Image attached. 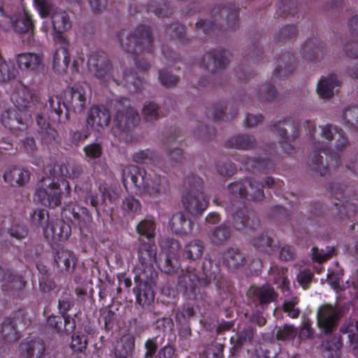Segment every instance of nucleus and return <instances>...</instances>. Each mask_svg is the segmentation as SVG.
Returning <instances> with one entry per match:
<instances>
[{"label":"nucleus","mask_w":358,"mask_h":358,"mask_svg":"<svg viewBox=\"0 0 358 358\" xmlns=\"http://www.w3.org/2000/svg\"><path fill=\"white\" fill-rule=\"evenodd\" d=\"M122 182L125 187L129 183L134 185L141 193L157 198L169 189L165 178L155 173H147L143 169L131 165L122 170Z\"/></svg>","instance_id":"1"},{"label":"nucleus","mask_w":358,"mask_h":358,"mask_svg":"<svg viewBox=\"0 0 358 358\" xmlns=\"http://www.w3.org/2000/svg\"><path fill=\"white\" fill-rule=\"evenodd\" d=\"M238 24V10L227 6L214 7L210 19H200L196 23V29L209 34L217 29L234 30Z\"/></svg>","instance_id":"2"},{"label":"nucleus","mask_w":358,"mask_h":358,"mask_svg":"<svg viewBox=\"0 0 358 358\" xmlns=\"http://www.w3.org/2000/svg\"><path fill=\"white\" fill-rule=\"evenodd\" d=\"M119 39L122 48L133 55L150 52L153 48L154 37L148 27L140 26L131 32L122 31Z\"/></svg>","instance_id":"3"},{"label":"nucleus","mask_w":358,"mask_h":358,"mask_svg":"<svg viewBox=\"0 0 358 358\" xmlns=\"http://www.w3.org/2000/svg\"><path fill=\"white\" fill-rule=\"evenodd\" d=\"M157 278V272L151 268L142 271L135 277L137 285L134 288V292L136 302L144 309H150L154 303Z\"/></svg>","instance_id":"4"},{"label":"nucleus","mask_w":358,"mask_h":358,"mask_svg":"<svg viewBox=\"0 0 358 358\" xmlns=\"http://www.w3.org/2000/svg\"><path fill=\"white\" fill-rule=\"evenodd\" d=\"M115 108V128L124 134L133 131L141 120L138 111L130 106L129 101L126 99L117 101Z\"/></svg>","instance_id":"5"},{"label":"nucleus","mask_w":358,"mask_h":358,"mask_svg":"<svg viewBox=\"0 0 358 358\" xmlns=\"http://www.w3.org/2000/svg\"><path fill=\"white\" fill-rule=\"evenodd\" d=\"M59 180L43 176L38 183L36 196L43 206L55 208L61 204Z\"/></svg>","instance_id":"6"},{"label":"nucleus","mask_w":358,"mask_h":358,"mask_svg":"<svg viewBox=\"0 0 358 358\" xmlns=\"http://www.w3.org/2000/svg\"><path fill=\"white\" fill-rule=\"evenodd\" d=\"M343 316V309L339 306L324 304L317 310V327L323 334H332L337 329L338 322Z\"/></svg>","instance_id":"7"},{"label":"nucleus","mask_w":358,"mask_h":358,"mask_svg":"<svg viewBox=\"0 0 358 358\" xmlns=\"http://www.w3.org/2000/svg\"><path fill=\"white\" fill-rule=\"evenodd\" d=\"M87 67L90 72L102 82L113 79V66L104 52H92L88 58Z\"/></svg>","instance_id":"8"},{"label":"nucleus","mask_w":358,"mask_h":358,"mask_svg":"<svg viewBox=\"0 0 358 358\" xmlns=\"http://www.w3.org/2000/svg\"><path fill=\"white\" fill-rule=\"evenodd\" d=\"M64 106L67 113L66 119L69 120V111L73 110L76 113H82L86 108L88 99L85 90L80 85L68 87L64 92Z\"/></svg>","instance_id":"9"},{"label":"nucleus","mask_w":358,"mask_h":358,"mask_svg":"<svg viewBox=\"0 0 358 358\" xmlns=\"http://www.w3.org/2000/svg\"><path fill=\"white\" fill-rule=\"evenodd\" d=\"M247 296L256 308L265 310L269 304L278 299V294L273 287L266 283L261 286H251L247 292Z\"/></svg>","instance_id":"10"},{"label":"nucleus","mask_w":358,"mask_h":358,"mask_svg":"<svg viewBox=\"0 0 358 358\" xmlns=\"http://www.w3.org/2000/svg\"><path fill=\"white\" fill-rule=\"evenodd\" d=\"M230 54L226 50H213L206 53L201 60V66L211 74H220L229 64Z\"/></svg>","instance_id":"11"},{"label":"nucleus","mask_w":358,"mask_h":358,"mask_svg":"<svg viewBox=\"0 0 358 358\" xmlns=\"http://www.w3.org/2000/svg\"><path fill=\"white\" fill-rule=\"evenodd\" d=\"M182 204L188 213L197 216L206 209L208 201L199 189H189L183 196Z\"/></svg>","instance_id":"12"},{"label":"nucleus","mask_w":358,"mask_h":358,"mask_svg":"<svg viewBox=\"0 0 358 358\" xmlns=\"http://www.w3.org/2000/svg\"><path fill=\"white\" fill-rule=\"evenodd\" d=\"M55 41L59 47L53 57V68L57 71L66 70L71 62L69 43L64 34H55Z\"/></svg>","instance_id":"13"},{"label":"nucleus","mask_w":358,"mask_h":358,"mask_svg":"<svg viewBox=\"0 0 358 358\" xmlns=\"http://www.w3.org/2000/svg\"><path fill=\"white\" fill-rule=\"evenodd\" d=\"M110 114L103 106H94L88 112L86 119V128L94 129L98 131L109 124Z\"/></svg>","instance_id":"14"},{"label":"nucleus","mask_w":358,"mask_h":358,"mask_svg":"<svg viewBox=\"0 0 358 358\" xmlns=\"http://www.w3.org/2000/svg\"><path fill=\"white\" fill-rule=\"evenodd\" d=\"M200 278L192 271L182 272L178 276V287L189 299H195L199 292L198 284L201 285Z\"/></svg>","instance_id":"15"},{"label":"nucleus","mask_w":358,"mask_h":358,"mask_svg":"<svg viewBox=\"0 0 358 358\" xmlns=\"http://www.w3.org/2000/svg\"><path fill=\"white\" fill-rule=\"evenodd\" d=\"M140 245L138 249V259L142 266H145L143 271L153 268V263L157 264V247L153 240L145 241L139 238Z\"/></svg>","instance_id":"16"},{"label":"nucleus","mask_w":358,"mask_h":358,"mask_svg":"<svg viewBox=\"0 0 358 358\" xmlns=\"http://www.w3.org/2000/svg\"><path fill=\"white\" fill-rule=\"evenodd\" d=\"M340 163L338 157H334L331 155H322L319 152H314L311 156L309 166L310 169L320 176H325L329 167H336Z\"/></svg>","instance_id":"17"},{"label":"nucleus","mask_w":358,"mask_h":358,"mask_svg":"<svg viewBox=\"0 0 358 358\" xmlns=\"http://www.w3.org/2000/svg\"><path fill=\"white\" fill-rule=\"evenodd\" d=\"M255 335V329L252 326H247L238 331L235 336L230 339L232 347L230 349V354L233 357L239 355L241 349L244 345L253 341Z\"/></svg>","instance_id":"18"},{"label":"nucleus","mask_w":358,"mask_h":358,"mask_svg":"<svg viewBox=\"0 0 358 358\" xmlns=\"http://www.w3.org/2000/svg\"><path fill=\"white\" fill-rule=\"evenodd\" d=\"M12 99L15 106L20 112L29 110L39 101L38 96L27 87H23L18 92L13 94Z\"/></svg>","instance_id":"19"},{"label":"nucleus","mask_w":358,"mask_h":358,"mask_svg":"<svg viewBox=\"0 0 358 358\" xmlns=\"http://www.w3.org/2000/svg\"><path fill=\"white\" fill-rule=\"evenodd\" d=\"M0 281L2 282L3 290L7 292L20 290L25 286L21 277L15 274L10 269L1 266H0Z\"/></svg>","instance_id":"20"},{"label":"nucleus","mask_w":358,"mask_h":358,"mask_svg":"<svg viewBox=\"0 0 358 358\" xmlns=\"http://www.w3.org/2000/svg\"><path fill=\"white\" fill-rule=\"evenodd\" d=\"M45 347L41 339L23 341L20 345V352L26 358H43Z\"/></svg>","instance_id":"21"},{"label":"nucleus","mask_w":358,"mask_h":358,"mask_svg":"<svg viewBox=\"0 0 358 358\" xmlns=\"http://www.w3.org/2000/svg\"><path fill=\"white\" fill-rule=\"evenodd\" d=\"M223 263L231 271L236 272L246 265L247 259L239 249L229 248L224 254Z\"/></svg>","instance_id":"22"},{"label":"nucleus","mask_w":358,"mask_h":358,"mask_svg":"<svg viewBox=\"0 0 358 358\" xmlns=\"http://www.w3.org/2000/svg\"><path fill=\"white\" fill-rule=\"evenodd\" d=\"M341 85V80L336 74L331 73L321 78L317 85V92L322 98H331L335 92H338V87Z\"/></svg>","instance_id":"23"},{"label":"nucleus","mask_w":358,"mask_h":358,"mask_svg":"<svg viewBox=\"0 0 358 358\" xmlns=\"http://www.w3.org/2000/svg\"><path fill=\"white\" fill-rule=\"evenodd\" d=\"M303 55L313 61L321 60L327 53L325 44L316 38L308 40L302 48Z\"/></svg>","instance_id":"24"},{"label":"nucleus","mask_w":358,"mask_h":358,"mask_svg":"<svg viewBox=\"0 0 358 358\" xmlns=\"http://www.w3.org/2000/svg\"><path fill=\"white\" fill-rule=\"evenodd\" d=\"M231 236V229L225 224H221L212 228L208 234V238L210 244L217 247L225 245Z\"/></svg>","instance_id":"25"},{"label":"nucleus","mask_w":358,"mask_h":358,"mask_svg":"<svg viewBox=\"0 0 358 358\" xmlns=\"http://www.w3.org/2000/svg\"><path fill=\"white\" fill-rule=\"evenodd\" d=\"M3 124L11 130L22 131L26 128V122L22 113L15 109L6 110L1 115Z\"/></svg>","instance_id":"26"},{"label":"nucleus","mask_w":358,"mask_h":358,"mask_svg":"<svg viewBox=\"0 0 358 358\" xmlns=\"http://www.w3.org/2000/svg\"><path fill=\"white\" fill-rule=\"evenodd\" d=\"M225 146L228 148L238 150H251L257 146V141L253 136L243 134L233 136L225 142Z\"/></svg>","instance_id":"27"},{"label":"nucleus","mask_w":358,"mask_h":358,"mask_svg":"<svg viewBox=\"0 0 358 358\" xmlns=\"http://www.w3.org/2000/svg\"><path fill=\"white\" fill-rule=\"evenodd\" d=\"M135 347V338L131 334L122 336L115 349V358H131Z\"/></svg>","instance_id":"28"},{"label":"nucleus","mask_w":358,"mask_h":358,"mask_svg":"<svg viewBox=\"0 0 358 358\" xmlns=\"http://www.w3.org/2000/svg\"><path fill=\"white\" fill-rule=\"evenodd\" d=\"M70 232L69 225L62 220L47 224L44 229V234L46 236H50L53 239L60 241L66 240L70 236Z\"/></svg>","instance_id":"29"},{"label":"nucleus","mask_w":358,"mask_h":358,"mask_svg":"<svg viewBox=\"0 0 358 358\" xmlns=\"http://www.w3.org/2000/svg\"><path fill=\"white\" fill-rule=\"evenodd\" d=\"M55 262L62 271L72 273L76 267V258L72 252L61 249L57 252Z\"/></svg>","instance_id":"30"},{"label":"nucleus","mask_w":358,"mask_h":358,"mask_svg":"<svg viewBox=\"0 0 358 358\" xmlns=\"http://www.w3.org/2000/svg\"><path fill=\"white\" fill-rule=\"evenodd\" d=\"M3 178L6 182L11 185H23L29 178L28 171L21 167L13 166L8 168L4 173Z\"/></svg>","instance_id":"31"},{"label":"nucleus","mask_w":358,"mask_h":358,"mask_svg":"<svg viewBox=\"0 0 358 358\" xmlns=\"http://www.w3.org/2000/svg\"><path fill=\"white\" fill-rule=\"evenodd\" d=\"M52 22L56 34H63V31L69 30L72 27V21L66 11L59 8L52 15Z\"/></svg>","instance_id":"32"},{"label":"nucleus","mask_w":358,"mask_h":358,"mask_svg":"<svg viewBox=\"0 0 358 358\" xmlns=\"http://www.w3.org/2000/svg\"><path fill=\"white\" fill-rule=\"evenodd\" d=\"M171 230L177 234H187L192 229L191 221L182 212L175 213L170 222Z\"/></svg>","instance_id":"33"},{"label":"nucleus","mask_w":358,"mask_h":358,"mask_svg":"<svg viewBox=\"0 0 358 358\" xmlns=\"http://www.w3.org/2000/svg\"><path fill=\"white\" fill-rule=\"evenodd\" d=\"M295 66V60L294 57L289 53L283 54L278 62L273 76L278 78L286 77L293 72Z\"/></svg>","instance_id":"34"},{"label":"nucleus","mask_w":358,"mask_h":358,"mask_svg":"<svg viewBox=\"0 0 358 358\" xmlns=\"http://www.w3.org/2000/svg\"><path fill=\"white\" fill-rule=\"evenodd\" d=\"M287 268L285 267H280L273 264L271 265L268 274L273 278V282L278 285L283 292L285 291L289 292V282L287 275Z\"/></svg>","instance_id":"35"},{"label":"nucleus","mask_w":358,"mask_h":358,"mask_svg":"<svg viewBox=\"0 0 358 358\" xmlns=\"http://www.w3.org/2000/svg\"><path fill=\"white\" fill-rule=\"evenodd\" d=\"M252 243L257 250L268 255L273 253L278 248L273 238L264 234L254 238Z\"/></svg>","instance_id":"36"},{"label":"nucleus","mask_w":358,"mask_h":358,"mask_svg":"<svg viewBox=\"0 0 358 358\" xmlns=\"http://www.w3.org/2000/svg\"><path fill=\"white\" fill-rule=\"evenodd\" d=\"M271 131L278 134L281 141H284L286 139L287 133L288 130H290L293 133V136H295L299 129V123L295 121H292L290 120L285 121H280L270 126Z\"/></svg>","instance_id":"37"},{"label":"nucleus","mask_w":358,"mask_h":358,"mask_svg":"<svg viewBox=\"0 0 358 358\" xmlns=\"http://www.w3.org/2000/svg\"><path fill=\"white\" fill-rule=\"evenodd\" d=\"M246 169L253 173H268L274 170L273 164L267 159H248Z\"/></svg>","instance_id":"38"},{"label":"nucleus","mask_w":358,"mask_h":358,"mask_svg":"<svg viewBox=\"0 0 358 358\" xmlns=\"http://www.w3.org/2000/svg\"><path fill=\"white\" fill-rule=\"evenodd\" d=\"M42 57L35 53L20 54L17 57V63L20 69L24 70L36 69L41 64Z\"/></svg>","instance_id":"39"},{"label":"nucleus","mask_w":358,"mask_h":358,"mask_svg":"<svg viewBox=\"0 0 358 358\" xmlns=\"http://www.w3.org/2000/svg\"><path fill=\"white\" fill-rule=\"evenodd\" d=\"M247 197L253 201H262L264 197V185L254 178H246Z\"/></svg>","instance_id":"40"},{"label":"nucleus","mask_w":358,"mask_h":358,"mask_svg":"<svg viewBox=\"0 0 358 358\" xmlns=\"http://www.w3.org/2000/svg\"><path fill=\"white\" fill-rule=\"evenodd\" d=\"M132 159L137 164H155L159 162L157 153L150 149L136 151L134 153Z\"/></svg>","instance_id":"41"},{"label":"nucleus","mask_w":358,"mask_h":358,"mask_svg":"<svg viewBox=\"0 0 358 358\" xmlns=\"http://www.w3.org/2000/svg\"><path fill=\"white\" fill-rule=\"evenodd\" d=\"M322 353L326 358H338L342 343L340 338L334 337L322 343Z\"/></svg>","instance_id":"42"},{"label":"nucleus","mask_w":358,"mask_h":358,"mask_svg":"<svg viewBox=\"0 0 358 358\" xmlns=\"http://www.w3.org/2000/svg\"><path fill=\"white\" fill-rule=\"evenodd\" d=\"M217 269L216 264H214L210 259H206L203 262L202 274L199 276L201 278V286L206 287L209 285L211 282V279L215 278Z\"/></svg>","instance_id":"43"},{"label":"nucleus","mask_w":358,"mask_h":358,"mask_svg":"<svg viewBox=\"0 0 358 358\" xmlns=\"http://www.w3.org/2000/svg\"><path fill=\"white\" fill-rule=\"evenodd\" d=\"M124 80L127 87L134 92L141 90L145 84L143 80L138 77L137 73L133 69L125 70Z\"/></svg>","instance_id":"44"},{"label":"nucleus","mask_w":358,"mask_h":358,"mask_svg":"<svg viewBox=\"0 0 358 358\" xmlns=\"http://www.w3.org/2000/svg\"><path fill=\"white\" fill-rule=\"evenodd\" d=\"M15 319L13 321L8 319L2 324L1 334L3 338L8 343L15 342L20 338V335L15 329Z\"/></svg>","instance_id":"45"},{"label":"nucleus","mask_w":358,"mask_h":358,"mask_svg":"<svg viewBox=\"0 0 358 358\" xmlns=\"http://www.w3.org/2000/svg\"><path fill=\"white\" fill-rule=\"evenodd\" d=\"M203 250V242L196 239L189 242L185 246V253L187 259L195 261L201 258Z\"/></svg>","instance_id":"46"},{"label":"nucleus","mask_w":358,"mask_h":358,"mask_svg":"<svg viewBox=\"0 0 358 358\" xmlns=\"http://www.w3.org/2000/svg\"><path fill=\"white\" fill-rule=\"evenodd\" d=\"M297 34L296 27L293 24H287L275 34L274 41L276 43H285L294 39Z\"/></svg>","instance_id":"47"},{"label":"nucleus","mask_w":358,"mask_h":358,"mask_svg":"<svg viewBox=\"0 0 358 358\" xmlns=\"http://www.w3.org/2000/svg\"><path fill=\"white\" fill-rule=\"evenodd\" d=\"M275 338L280 341H290L297 335V328L292 324H285L281 327H276Z\"/></svg>","instance_id":"48"},{"label":"nucleus","mask_w":358,"mask_h":358,"mask_svg":"<svg viewBox=\"0 0 358 358\" xmlns=\"http://www.w3.org/2000/svg\"><path fill=\"white\" fill-rule=\"evenodd\" d=\"M148 10L159 17H168L171 14V9L164 0H150Z\"/></svg>","instance_id":"49"},{"label":"nucleus","mask_w":358,"mask_h":358,"mask_svg":"<svg viewBox=\"0 0 358 358\" xmlns=\"http://www.w3.org/2000/svg\"><path fill=\"white\" fill-rule=\"evenodd\" d=\"M142 116L145 122L157 120L161 117L159 106L154 102L145 103L142 108Z\"/></svg>","instance_id":"50"},{"label":"nucleus","mask_w":358,"mask_h":358,"mask_svg":"<svg viewBox=\"0 0 358 358\" xmlns=\"http://www.w3.org/2000/svg\"><path fill=\"white\" fill-rule=\"evenodd\" d=\"M264 56L263 48L259 41L252 43L245 50V57L253 62H260Z\"/></svg>","instance_id":"51"},{"label":"nucleus","mask_w":358,"mask_h":358,"mask_svg":"<svg viewBox=\"0 0 358 358\" xmlns=\"http://www.w3.org/2000/svg\"><path fill=\"white\" fill-rule=\"evenodd\" d=\"M38 132L41 141L44 144L51 145L57 141L58 136L57 131L46 122H43L41 128L38 129Z\"/></svg>","instance_id":"52"},{"label":"nucleus","mask_w":358,"mask_h":358,"mask_svg":"<svg viewBox=\"0 0 358 358\" xmlns=\"http://www.w3.org/2000/svg\"><path fill=\"white\" fill-rule=\"evenodd\" d=\"M166 34L174 39H178L181 43L188 42V38L186 37L185 27L181 24L176 23L169 25L166 28Z\"/></svg>","instance_id":"53"},{"label":"nucleus","mask_w":358,"mask_h":358,"mask_svg":"<svg viewBox=\"0 0 358 358\" xmlns=\"http://www.w3.org/2000/svg\"><path fill=\"white\" fill-rule=\"evenodd\" d=\"M14 30L19 34L33 33L34 24L27 14L17 19L13 24Z\"/></svg>","instance_id":"54"},{"label":"nucleus","mask_w":358,"mask_h":358,"mask_svg":"<svg viewBox=\"0 0 358 358\" xmlns=\"http://www.w3.org/2000/svg\"><path fill=\"white\" fill-rule=\"evenodd\" d=\"M299 302V300L296 296L286 299L284 301L281 308L284 313L287 314L288 317L296 319L301 313L300 309L297 307Z\"/></svg>","instance_id":"55"},{"label":"nucleus","mask_w":358,"mask_h":358,"mask_svg":"<svg viewBox=\"0 0 358 358\" xmlns=\"http://www.w3.org/2000/svg\"><path fill=\"white\" fill-rule=\"evenodd\" d=\"M277 95L278 93L274 87L267 83L261 85L257 92V98L262 102L273 101Z\"/></svg>","instance_id":"56"},{"label":"nucleus","mask_w":358,"mask_h":358,"mask_svg":"<svg viewBox=\"0 0 358 358\" xmlns=\"http://www.w3.org/2000/svg\"><path fill=\"white\" fill-rule=\"evenodd\" d=\"M34 3L42 17H52V13L59 9L51 0H34Z\"/></svg>","instance_id":"57"},{"label":"nucleus","mask_w":358,"mask_h":358,"mask_svg":"<svg viewBox=\"0 0 358 358\" xmlns=\"http://www.w3.org/2000/svg\"><path fill=\"white\" fill-rule=\"evenodd\" d=\"M334 250L333 247H327L326 249H319L314 247L311 250L312 259L318 263H323L333 256Z\"/></svg>","instance_id":"58"},{"label":"nucleus","mask_w":358,"mask_h":358,"mask_svg":"<svg viewBox=\"0 0 358 358\" xmlns=\"http://www.w3.org/2000/svg\"><path fill=\"white\" fill-rule=\"evenodd\" d=\"M178 263L177 257H173L172 255H165L163 261L157 262L160 269L168 274H171L176 271Z\"/></svg>","instance_id":"59"},{"label":"nucleus","mask_w":358,"mask_h":358,"mask_svg":"<svg viewBox=\"0 0 358 358\" xmlns=\"http://www.w3.org/2000/svg\"><path fill=\"white\" fill-rule=\"evenodd\" d=\"M229 192L235 196L247 197L246 178L231 182L228 185Z\"/></svg>","instance_id":"60"},{"label":"nucleus","mask_w":358,"mask_h":358,"mask_svg":"<svg viewBox=\"0 0 358 358\" xmlns=\"http://www.w3.org/2000/svg\"><path fill=\"white\" fill-rule=\"evenodd\" d=\"M137 231L139 234L145 236L148 241L152 240L155 236V224L151 220L141 221L137 225Z\"/></svg>","instance_id":"61"},{"label":"nucleus","mask_w":358,"mask_h":358,"mask_svg":"<svg viewBox=\"0 0 358 358\" xmlns=\"http://www.w3.org/2000/svg\"><path fill=\"white\" fill-rule=\"evenodd\" d=\"M73 306V300L71 295L65 292L60 296L58 301V308L62 315H67V311Z\"/></svg>","instance_id":"62"},{"label":"nucleus","mask_w":358,"mask_h":358,"mask_svg":"<svg viewBox=\"0 0 358 358\" xmlns=\"http://www.w3.org/2000/svg\"><path fill=\"white\" fill-rule=\"evenodd\" d=\"M334 140H335L334 148L337 152H343L350 145L347 134L342 129Z\"/></svg>","instance_id":"63"},{"label":"nucleus","mask_w":358,"mask_h":358,"mask_svg":"<svg viewBox=\"0 0 358 358\" xmlns=\"http://www.w3.org/2000/svg\"><path fill=\"white\" fill-rule=\"evenodd\" d=\"M343 119L358 129V106L347 108L343 113Z\"/></svg>","instance_id":"64"}]
</instances>
